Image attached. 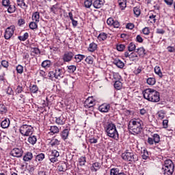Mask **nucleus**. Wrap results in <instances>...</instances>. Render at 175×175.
Returning <instances> with one entry per match:
<instances>
[{"mask_svg":"<svg viewBox=\"0 0 175 175\" xmlns=\"http://www.w3.org/2000/svg\"><path fill=\"white\" fill-rule=\"evenodd\" d=\"M104 131L108 137H111L113 140H118L120 139L117 126L113 122H107L105 123L104 124Z\"/></svg>","mask_w":175,"mask_h":175,"instance_id":"f257e3e1","label":"nucleus"},{"mask_svg":"<svg viewBox=\"0 0 175 175\" xmlns=\"http://www.w3.org/2000/svg\"><path fill=\"white\" fill-rule=\"evenodd\" d=\"M129 131L132 135H139L143 129V121L140 119H133L129 122Z\"/></svg>","mask_w":175,"mask_h":175,"instance_id":"f03ea898","label":"nucleus"},{"mask_svg":"<svg viewBox=\"0 0 175 175\" xmlns=\"http://www.w3.org/2000/svg\"><path fill=\"white\" fill-rule=\"evenodd\" d=\"M143 95L144 99H146V100H149V102L157 103L159 102L161 99L159 96V92L151 88H148L143 91Z\"/></svg>","mask_w":175,"mask_h":175,"instance_id":"7ed1b4c3","label":"nucleus"},{"mask_svg":"<svg viewBox=\"0 0 175 175\" xmlns=\"http://www.w3.org/2000/svg\"><path fill=\"white\" fill-rule=\"evenodd\" d=\"M122 159L126 161V162H135L137 161L136 155L132 150H126L122 154Z\"/></svg>","mask_w":175,"mask_h":175,"instance_id":"20e7f679","label":"nucleus"},{"mask_svg":"<svg viewBox=\"0 0 175 175\" xmlns=\"http://www.w3.org/2000/svg\"><path fill=\"white\" fill-rule=\"evenodd\" d=\"M163 169L165 175H172L174 172V164L173 161L170 159L165 160Z\"/></svg>","mask_w":175,"mask_h":175,"instance_id":"39448f33","label":"nucleus"},{"mask_svg":"<svg viewBox=\"0 0 175 175\" xmlns=\"http://www.w3.org/2000/svg\"><path fill=\"white\" fill-rule=\"evenodd\" d=\"M19 132L22 136L28 137L33 133V127L31 125L23 124L20 126Z\"/></svg>","mask_w":175,"mask_h":175,"instance_id":"423d86ee","label":"nucleus"},{"mask_svg":"<svg viewBox=\"0 0 175 175\" xmlns=\"http://www.w3.org/2000/svg\"><path fill=\"white\" fill-rule=\"evenodd\" d=\"M16 31V27L14 25H11L9 27H8L5 29V34H4V38L7 40H9L14 35V31Z\"/></svg>","mask_w":175,"mask_h":175,"instance_id":"0eeeda50","label":"nucleus"},{"mask_svg":"<svg viewBox=\"0 0 175 175\" xmlns=\"http://www.w3.org/2000/svg\"><path fill=\"white\" fill-rule=\"evenodd\" d=\"M10 154L12 157H14L15 158H21L23 154H24V151L22 148H14L11 150Z\"/></svg>","mask_w":175,"mask_h":175,"instance_id":"6e6552de","label":"nucleus"},{"mask_svg":"<svg viewBox=\"0 0 175 175\" xmlns=\"http://www.w3.org/2000/svg\"><path fill=\"white\" fill-rule=\"evenodd\" d=\"M65 75V70L62 68H56L55 69V79L61 80Z\"/></svg>","mask_w":175,"mask_h":175,"instance_id":"1a4fd4ad","label":"nucleus"},{"mask_svg":"<svg viewBox=\"0 0 175 175\" xmlns=\"http://www.w3.org/2000/svg\"><path fill=\"white\" fill-rule=\"evenodd\" d=\"M75 57V53L72 51H66L63 55L62 59L64 62H70L73 57Z\"/></svg>","mask_w":175,"mask_h":175,"instance_id":"9d476101","label":"nucleus"},{"mask_svg":"<svg viewBox=\"0 0 175 175\" xmlns=\"http://www.w3.org/2000/svg\"><path fill=\"white\" fill-rule=\"evenodd\" d=\"M95 100L92 97H88L85 101V107H93L96 105Z\"/></svg>","mask_w":175,"mask_h":175,"instance_id":"9b49d317","label":"nucleus"},{"mask_svg":"<svg viewBox=\"0 0 175 175\" xmlns=\"http://www.w3.org/2000/svg\"><path fill=\"white\" fill-rule=\"evenodd\" d=\"M98 110L101 113H109V110H110V104H102L98 107Z\"/></svg>","mask_w":175,"mask_h":175,"instance_id":"f8f14e48","label":"nucleus"},{"mask_svg":"<svg viewBox=\"0 0 175 175\" xmlns=\"http://www.w3.org/2000/svg\"><path fill=\"white\" fill-rule=\"evenodd\" d=\"M102 167V165L98 162L93 163L90 166V170L93 172H96Z\"/></svg>","mask_w":175,"mask_h":175,"instance_id":"ddd939ff","label":"nucleus"},{"mask_svg":"<svg viewBox=\"0 0 175 175\" xmlns=\"http://www.w3.org/2000/svg\"><path fill=\"white\" fill-rule=\"evenodd\" d=\"M55 122L57 125H64L66 122V118L62 115L59 117L55 118Z\"/></svg>","mask_w":175,"mask_h":175,"instance_id":"4468645a","label":"nucleus"},{"mask_svg":"<svg viewBox=\"0 0 175 175\" xmlns=\"http://www.w3.org/2000/svg\"><path fill=\"white\" fill-rule=\"evenodd\" d=\"M24 1L25 0H16L17 6H19V8L27 10V9H28V5L25 3V1Z\"/></svg>","mask_w":175,"mask_h":175,"instance_id":"2eb2a0df","label":"nucleus"},{"mask_svg":"<svg viewBox=\"0 0 175 175\" xmlns=\"http://www.w3.org/2000/svg\"><path fill=\"white\" fill-rule=\"evenodd\" d=\"M33 158V154L31 152H27L23 157V161L25 162H29Z\"/></svg>","mask_w":175,"mask_h":175,"instance_id":"dca6fc26","label":"nucleus"},{"mask_svg":"<svg viewBox=\"0 0 175 175\" xmlns=\"http://www.w3.org/2000/svg\"><path fill=\"white\" fill-rule=\"evenodd\" d=\"M31 18L33 21H35L36 23H39V21H40V14L39 13V12H33Z\"/></svg>","mask_w":175,"mask_h":175,"instance_id":"f3484780","label":"nucleus"},{"mask_svg":"<svg viewBox=\"0 0 175 175\" xmlns=\"http://www.w3.org/2000/svg\"><path fill=\"white\" fill-rule=\"evenodd\" d=\"M61 138L62 140H66L68 139V137L69 136V129H66L62 131V132L60 133Z\"/></svg>","mask_w":175,"mask_h":175,"instance_id":"a211bd4d","label":"nucleus"},{"mask_svg":"<svg viewBox=\"0 0 175 175\" xmlns=\"http://www.w3.org/2000/svg\"><path fill=\"white\" fill-rule=\"evenodd\" d=\"M113 64H114V65H116V66L118 68H120V69H122V68H124V66H125L124 62L122 61H121L120 59H115L113 60Z\"/></svg>","mask_w":175,"mask_h":175,"instance_id":"6ab92c4d","label":"nucleus"},{"mask_svg":"<svg viewBox=\"0 0 175 175\" xmlns=\"http://www.w3.org/2000/svg\"><path fill=\"white\" fill-rule=\"evenodd\" d=\"M98 49V44L95 42H92L89 44V47L88 48V51L90 53H94Z\"/></svg>","mask_w":175,"mask_h":175,"instance_id":"aec40b11","label":"nucleus"},{"mask_svg":"<svg viewBox=\"0 0 175 175\" xmlns=\"http://www.w3.org/2000/svg\"><path fill=\"white\" fill-rule=\"evenodd\" d=\"M93 6L95 9H100L103 6V1L100 0H96L93 3Z\"/></svg>","mask_w":175,"mask_h":175,"instance_id":"412c9836","label":"nucleus"},{"mask_svg":"<svg viewBox=\"0 0 175 175\" xmlns=\"http://www.w3.org/2000/svg\"><path fill=\"white\" fill-rule=\"evenodd\" d=\"M10 125V120L9 119H5L1 123V126L3 129H6V128H9Z\"/></svg>","mask_w":175,"mask_h":175,"instance_id":"4be33fe9","label":"nucleus"},{"mask_svg":"<svg viewBox=\"0 0 175 175\" xmlns=\"http://www.w3.org/2000/svg\"><path fill=\"white\" fill-rule=\"evenodd\" d=\"M36 142H38V138L36 135H29L28 137V142L32 146L36 144Z\"/></svg>","mask_w":175,"mask_h":175,"instance_id":"5701e85b","label":"nucleus"},{"mask_svg":"<svg viewBox=\"0 0 175 175\" xmlns=\"http://www.w3.org/2000/svg\"><path fill=\"white\" fill-rule=\"evenodd\" d=\"M118 3L121 10H125L126 8V0H118Z\"/></svg>","mask_w":175,"mask_h":175,"instance_id":"b1692460","label":"nucleus"},{"mask_svg":"<svg viewBox=\"0 0 175 175\" xmlns=\"http://www.w3.org/2000/svg\"><path fill=\"white\" fill-rule=\"evenodd\" d=\"M154 72L160 79H162L163 77V74H162V71L161 70V67L159 66H156L154 67Z\"/></svg>","mask_w":175,"mask_h":175,"instance_id":"393cba45","label":"nucleus"},{"mask_svg":"<svg viewBox=\"0 0 175 175\" xmlns=\"http://www.w3.org/2000/svg\"><path fill=\"white\" fill-rule=\"evenodd\" d=\"M41 66L44 68L45 69H49L50 66H51V61L50 60H44L42 62Z\"/></svg>","mask_w":175,"mask_h":175,"instance_id":"a878e982","label":"nucleus"},{"mask_svg":"<svg viewBox=\"0 0 175 175\" xmlns=\"http://www.w3.org/2000/svg\"><path fill=\"white\" fill-rule=\"evenodd\" d=\"M84 58H85V55H84L78 54L75 55V59L77 63L81 62Z\"/></svg>","mask_w":175,"mask_h":175,"instance_id":"bb28decb","label":"nucleus"},{"mask_svg":"<svg viewBox=\"0 0 175 175\" xmlns=\"http://www.w3.org/2000/svg\"><path fill=\"white\" fill-rule=\"evenodd\" d=\"M28 38H29V33H28V32L25 33L23 36H18V39L20 40L21 42H25Z\"/></svg>","mask_w":175,"mask_h":175,"instance_id":"cd10ccee","label":"nucleus"},{"mask_svg":"<svg viewBox=\"0 0 175 175\" xmlns=\"http://www.w3.org/2000/svg\"><path fill=\"white\" fill-rule=\"evenodd\" d=\"M51 133L55 135V133H59V129L57 126H51L49 129Z\"/></svg>","mask_w":175,"mask_h":175,"instance_id":"c85d7f7f","label":"nucleus"},{"mask_svg":"<svg viewBox=\"0 0 175 175\" xmlns=\"http://www.w3.org/2000/svg\"><path fill=\"white\" fill-rule=\"evenodd\" d=\"M60 141L57 139H52L49 144L51 147H57V146H59Z\"/></svg>","mask_w":175,"mask_h":175,"instance_id":"c756f323","label":"nucleus"},{"mask_svg":"<svg viewBox=\"0 0 175 175\" xmlns=\"http://www.w3.org/2000/svg\"><path fill=\"white\" fill-rule=\"evenodd\" d=\"M165 116H166V112L163 110H161L157 112L158 120H163V118H165Z\"/></svg>","mask_w":175,"mask_h":175,"instance_id":"7c9ffc66","label":"nucleus"},{"mask_svg":"<svg viewBox=\"0 0 175 175\" xmlns=\"http://www.w3.org/2000/svg\"><path fill=\"white\" fill-rule=\"evenodd\" d=\"M146 83L148 84V85H155L157 80H155V78L154 77H149L147 79Z\"/></svg>","mask_w":175,"mask_h":175,"instance_id":"2f4dec72","label":"nucleus"},{"mask_svg":"<svg viewBox=\"0 0 175 175\" xmlns=\"http://www.w3.org/2000/svg\"><path fill=\"white\" fill-rule=\"evenodd\" d=\"M30 92L31 94H38V92L39 91V88H38V85H33L29 87Z\"/></svg>","mask_w":175,"mask_h":175,"instance_id":"473e14b6","label":"nucleus"},{"mask_svg":"<svg viewBox=\"0 0 175 175\" xmlns=\"http://www.w3.org/2000/svg\"><path fill=\"white\" fill-rule=\"evenodd\" d=\"M136 53L139 54V57H144L146 55V50L143 47L137 49Z\"/></svg>","mask_w":175,"mask_h":175,"instance_id":"72a5a7b5","label":"nucleus"},{"mask_svg":"<svg viewBox=\"0 0 175 175\" xmlns=\"http://www.w3.org/2000/svg\"><path fill=\"white\" fill-rule=\"evenodd\" d=\"M85 162H87V158L85 157H81L80 159H79V166H84Z\"/></svg>","mask_w":175,"mask_h":175,"instance_id":"f704fd0d","label":"nucleus"},{"mask_svg":"<svg viewBox=\"0 0 175 175\" xmlns=\"http://www.w3.org/2000/svg\"><path fill=\"white\" fill-rule=\"evenodd\" d=\"M98 39L100 42L106 40V39H107V34H106V33H100L98 36Z\"/></svg>","mask_w":175,"mask_h":175,"instance_id":"c9c22d12","label":"nucleus"},{"mask_svg":"<svg viewBox=\"0 0 175 175\" xmlns=\"http://www.w3.org/2000/svg\"><path fill=\"white\" fill-rule=\"evenodd\" d=\"M114 88H116V90H121V88H122V83L121 81H115Z\"/></svg>","mask_w":175,"mask_h":175,"instance_id":"e433bc0d","label":"nucleus"},{"mask_svg":"<svg viewBox=\"0 0 175 175\" xmlns=\"http://www.w3.org/2000/svg\"><path fill=\"white\" fill-rule=\"evenodd\" d=\"M68 73H75L76 72L77 67L75 65L68 66Z\"/></svg>","mask_w":175,"mask_h":175,"instance_id":"4c0bfd02","label":"nucleus"},{"mask_svg":"<svg viewBox=\"0 0 175 175\" xmlns=\"http://www.w3.org/2000/svg\"><path fill=\"white\" fill-rule=\"evenodd\" d=\"M128 50L130 52L135 51V50H136V44H135V43L133 42H131L130 44H129Z\"/></svg>","mask_w":175,"mask_h":175,"instance_id":"58836bf2","label":"nucleus"},{"mask_svg":"<svg viewBox=\"0 0 175 175\" xmlns=\"http://www.w3.org/2000/svg\"><path fill=\"white\" fill-rule=\"evenodd\" d=\"M44 157L45 156L44 153H40L36 156V161H38V162H41V161H43V159H44Z\"/></svg>","mask_w":175,"mask_h":175,"instance_id":"ea45409f","label":"nucleus"},{"mask_svg":"<svg viewBox=\"0 0 175 175\" xmlns=\"http://www.w3.org/2000/svg\"><path fill=\"white\" fill-rule=\"evenodd\" d=\"M38 23V22H35L34 21H33V22H31L29 25V27L30 29H33H33H37Z\"/></svg>","mask_w":175,"mask_h":175,"instance_id":"a19ab883","label":"nucleus"},{"mask_svg":"<svg viewBox=\"0 0 175 175\" xmlns=\"http://www.w3.org/2000/svg\"><path fill=\"white\" fill-rule=\"evenodd\" d=\"M92 0H85L84 1V5L85 8H86L87 9H90V8H91V6H92Z\"/></svg>","mask_w":175,"mask_h":175,"instance_id":"79ce46f5","label":"nucleus"},{"mask_svg":"<svg viewBox=\"0 0 175 175\" xmlns=\"http://www.w3.org/2000/svg\"><path fill=\"white\" fill-rule=\"evenodd\" d=\"M7 111L8 109L6 108V106L3 104H0V113L5 114Z\"/></svg>","mask_w":175,"mask_h":175,"instance_id":"37998d69","label":"nucleus"},{"mask_svg":"<svg viewBox=\"0 0 175 175\" xmlns=\"http://www.w3.org/2000/svg\"><path fill=\"white\" fill-rule=\"evenodd\" d=\"M50 10L53 14H55L57 12H58V3H57L55 5H53L51 8Z\"/></svg>","mask_w":175,"mask_h":175,"instance_id":"c03bdc74","label":"nucleus"},{"mask_svg":"<svg viewBox=\"0 0 175 175\" xmlns=\"http://www.w3.org/2000/svg\"><path fill=\"white\" fill-rule=\"evenodd\" d=\"M120 173V169L118 168H111L110 170V175H118Z\"/></svg>","mask_w":175,"mask_h":175,"instance_id":"a18cd8bd","label":"nucleus"},{"mask_svg":"<svg viewBox=\"0 0 175 175\" xmlns=\"http://www.w3.org/2000/svg\"><path fill=\"white\" fill-rule=\"evenodd\" d=\"M153 140L155 143V144H157L161 142V137L158 134H154L153 135Z\"/></svg>","mask_w":175,"mask_h":175,"instance_id":"49530a36","label":"nucleus"},{"mask_svg":"<svg viewBox=\"0 0 175 175\" xmlns=\"http://www.w3.org/2000/svg\"><path fill=\"white\" fill-rule=\"evenodd\" d=\"M142 159H148L149 154H148V151L147 150L144 149L142 151Z\"/></svg>","mask_w":175,"mask_h":175,"instance_id":"de8ad7c7","label":"nucleus"},{"mask_svg":"<svg viewBox=\"0 0 175 175\" xmlns=\"http://www.w3.org/2000/svg\"><path fill=\"white\" fill-rule=\"evenodd\" d=\"M16 72L17 73H18L19 75H23V72H24V67L21 65H18L16 66Z\"/></svg>","mask_w":175,"mask_h":175,"instance_id":"09e8293b","label":"nucleus"},{"mask_svg":"<svg viewBox=\"0 0 175 175\" xmlns=\"http://www.w3.org/2000/svg\"><path fill=\"white\" fill-rule=\"evenodd\" d=\"M133 12H134V14L136 16V17H139L141 13L140 8L139 7H135L133 8Z\"/></svg>","mask_w":175,"mask_h":175,"instance_id":"8fccbe9b","label":"nucleus"},{"mask_svg":"<svg viewBox=\"0 0 175 175\" xmlns=\"http://www.w3.org/2000/svg\"><path fill=\"white\" fill-rule=\"evenodd\" d=\"M59 172H66V164L63 163L58 166Z\"/></svg>","mask_w":175,"mask_h":175,"instance_id":"3c124183","label":"nucleus"},{"mask_svg":"<svg viewBox=\"0 0 175 175\" xmlns=\"http://www.w3.org/2000/svg\"><path fill=\"white\" fill-rule=\"evenodd\" d=\"M129 59H130V61L137 60V55H136V53H130Z\"/></svg>","mask_w":175,"mask_h":175,"instance_id":"603ef678","label":"nucleus"},{"mask_svg":"<svg viewBox=\"0 0 175 175\" xmlns=\"http://www.w3.org/2000/svg\"><path fill=\"white\" fill-rule=\"evenodd\" d=\"M9 8H8V13H14L16 12V6L14 5H8Z\"/></svg>","mask_w":175,"mask_h":175,"instance_id":"864d4df0","label":"nucleus"},{"mask_svg":"<svg viewBox=\"0 0 175 175\" xmlns=\"http://www.w3.org/2000/svg\"><path fill=\"white\" fill-rule=\"evenodd\" d=\"M51 156L55 157V158H58V157H59V152H58L57 150H51Z\"/></svg>","mask_w":175,"mask_h":175,"instance_id":"5fc2aeb1","label":"nucleus"},{"mask_svg":"<svg viewBox=\"0 0 175 175\" xmlns=\"http://www.w3.org/2000/svg\"><path fill=\"white\" fill-rule=\"evenodd\" d=\"M113 79L116 81H120L121 80V75L118 72L113 73Z\"/></svg>","mask_w":175,"mask_h":175,"instance_id":"6e6d98bb","label":"nucleus"},{"mask_svg":"<svg viewBox=\"0 0 175 175\" xmlns=\"http://www.w3.org/2000/svg\"><path fill=\"white\" fill-rule=\"evenodd\" d=\"M85 62L88 64L89 65H92L94 60L92 59V57L88 56L85 59Z\"/></svg>","mask_w":175,"mask_h":175,"instance_id":"4d7b16f0","label":"nucleus"},{"mask_svg":"<svg viewBox=\"0 0 175 175\" xmlns=\"http://www.w3.org/2000/svg\"><path fill=\"white\" fill-rule=\"evenodd\" d=\"M49 158L52 163H55V162H58V157L49 155Z\"/></svg>","mask_w":175,"mask_h":175,"instance_id":"13d9d810","label":"nucleus"},{"mask_svg":"<svg viewBox=\"0 0 175 175\" xmlns=\"http://www.w3.org/2000/svg\"><path fill=\"white\" fill-rule=\"evenodd\" d=\"M31 53H33L36 55H39V54H40V50L39 49V48L36 47L31 48Z\"/></svg>","mask_w":175,"mask_h":175,"instance_id":"bf43d9fd","label":"nucleus"},{"mask_svg":"<svg viewBox=\"0 0 175 175\" xmlns=\"http://www.w3.org/2000/svg\"><path fill=\"white\" fill-rule=\"evenodd\" d=\"M116 49L118 51H124L125 50V46L122 44L117 45Z\"/></svg>","mask_w":175,"mask_h":175,"instance_id":"052dcab7","label":"nucleus"},{"mask_svg":"<svg viewBox=\"0 0 175 175\" xmlns=\"http://www.w3.org/2000/svg\"><path fill=\"white\" fill-rule=\"evenodd\" d=\"M48 77L50 80H53L55 78V72L54 71H50L48 74Z\"/></svg>","mask_w":175,"mask_h":175,"instance_id":"680f3d73","label":"nucleus"},{"mask_svg":"<svg viewBox=\"0 0 175 175\" xmlns=\"http://www.w3.org/2000/svg\"><path fill=\"white\" fill-rule=\"evenodd\" d=\"M1 66L3 68H9V62L6 60H2L1 61Z\"/></svg>","mask_w":175,"mask_h":175,"instance_id":"e2e57ef3","label":"nucleus"},{"mask_svg":"<svg viewBox=\"0 0 175 175\" xmlns=\"http://www.w3.org/2000/svg\"><path fill=\"white\" fill-rule=\"evenodd\" d=\"M2 5L5 8H8V6L10 5V0H2Z\"/></svg>","mask_w":175,"mask_h":175,"instance_id":"0e129e2a","label":"nucleus"},{"mask_svg":"<svg viewBox=\"0 0 175 175\" xmlns=\"http://www.w3.org/2000/svg\"><path fill=\"white\" fill-rule=\"evenodd\" d=\"M113 23H114V19L113 18H109L107 20V24L109 25V27H111L113 25Z\"/></svg>","mask_w":175,"mask_h":175,"instance_id":"69168bd1","label":"nucleus"},{"mask_svg":"<svg viewBox=\"0 0 175 175\" xmlns=\"http://www.w3.org/2000/svg\"><path fill=\"white\" fill-rule=\"evenodd\" d=\"M111 27H113V28H120V22L118 21H114Z\"/></svg>","mask_w":175,"mask_h":175,"instance_id":"338daca9","label":"nucleus"},{"mask_svg":"<svg viewBox=\"0 0 175 175\" xmlns=\"http://www.w3.org/2000/svg\"><path fill=\"white\" fill-rule=\"evenodd\" d=\"M144 35H150V29L148 27H145L142 29Z\"/></svg>","mask_w":175,"mask_h":175,"instance_id":"774afa93","label":"nucleus"}]
</instances>
